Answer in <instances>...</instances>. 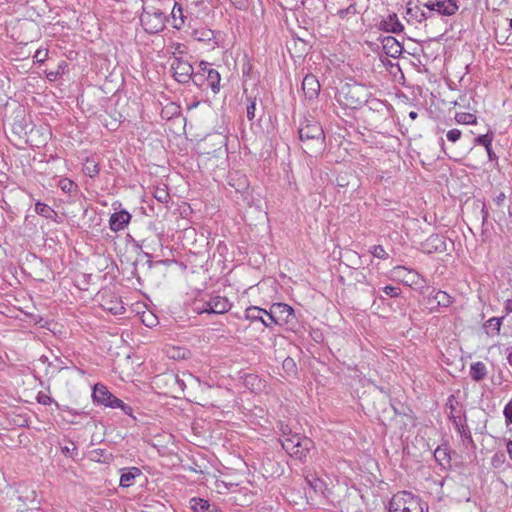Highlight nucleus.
<instances>
[{
    "label": "nucleus",
    "mask_w": 512,
    "mask_h": 512,
    "mask_svg": "<svg viewBox=\"0 0 512 512\" xmlns=\"http://www.w3.org/2000/svg\"><path fill=\"white\" fill-rule=\"evenodd\" d=\"M313 447V441L307 437H303L300 441H297V446L288 454L300 461H304Z\"/></svg>",
    "instance_id": "f3484780"
},
{
    "label": "nucleus",
    "mask_w": 512,
    "mask_h": 512,
    "mask_svg": "<svg viewBox=\"0 0 512 512\" xmlns=\"http://www.w3.org/2000/svg\"><path fill=\"white\" fill-rule=\"evenodd\" d=\"M220 82V73L210 63L201 61L193 78L194 85L201 89L209 87L214 94H217L221 89Z\"/></svg>",
    "instance_id": "7ed1b4c3"
},
{
    "label": "nucleus",
    "mask_w": 512,
    "mask_h": 512,
    "mask_svg": "<svg viewBox=\"0 0 512 512\" xmlns=\"http://www.w3.org/2000/svg\"><path fill=\"white\" fill-rule=\"evenodd\" d=\"M282 366H283V369L289 373V374H294L296 373V363L295 361L291 358V357H287L283 360V363H282Z\"/></svg>",
    "instance_id": "09e8293b"
},
{
    "label": "nucleus",
    "mask_w": 512,
    "mask_h": 512,
    "mask_svg": "<svg viewBox=\"0 0 512 512\" xmlns=\"http://www.w3.org/2000/svg\"><path fill=\"white\" fill-rule=\"evenodd\" d=\"M189 507L194 512H219L215 505H211L208 500L199 497L191 498Z\"/></svg>",
    "instance_id": "aec40b11"
},
{
    "label": "nucleus",
    "mask_w": 512,
    "mask_h": 512,
    "mask_svg": "<svg viewBox=\"0 0 512 512\" xmlns=\"http://www.w3.org/2000/svg\"><path fill=\"white\" fill-rule=\"evenodd\" d=\"M507 352V361L512 366V347L506 349Z\"/></svg>",
    "instance_id": "e2e57ef3"
},
{
    "label": "nucleus",
    "mask_w": 512,
    "mask_h": 512,
    "mask_svg": "<svg viewBox=\"0 0 512 512\" xmlns=\"http://www.w3.org/2000/svg\"><path fill=\"white\" fill-rule=\"evenodd\" d=\"M383 52L392 58H398L403 51L402 44L393 36H385L381 38Z\"/></svg>",
    "instance_id": "ddd939ff"
},
{
    "label": "nucleus",
    "mask_w": 512,
    "mask_h": 512,
    "mask_svg": "<svg viewBox=\"0 0 512 512\" xmlns=\"http://www.w3.org/2000/svg\"><path fill=\"white\" fill-rule=\"evenodd\" d=\"M421 0H417V4L412 6L408 4L406 11V19L408 23L421 24L427 19L432 18V12H429L426 8H423Z\"/></svg>",
    "instance_id": "9b49d317"
},
{
    "label": "nucleus",
    "mask_w": 512,
    "mask_h": 512,
    "mask_svg": "<svg viewBox=\"0 0 512 512\" xmlns=\"http://www.w3.org/2000/svg\"><path fill=\"white\" fill-rule=\"evenodd\" d=\"M481 213H482V219H483V222H484V221L487 220V217H488V211L486 209L485 204L482 205Z\"/></svg>",
    "instance_id": "69168bd1"
},
{
    "label": "nucleus",
    "mask_w": 512,
    "mask_h": 512,
    "mask_svg": "<svg viewBox=\"0 0 512 512\" xmlns=\"http://www.w3.org/2000/svg\"><path fill=\"white\" fill-rule=\"evenodd\" d=\"M262 315H266V310L257 306H250L245 310V318L250 321H260Z\"/></svg>",
    "instance_id": "f704fd0d"
},
{
    "label": "nucleus",
    "mask_w": 512,
    "mask_h": 512,
    "mask_svg": "<svg viewBox=\"0 0 512 512\" xmlns=\"http://www.w3.org/2000/svg\"><path fill=\"white\" fill-rule=\"evenodd\" d=\"M487 367L485 363L481 361L473 362L470 365L469 375L475 382H480L487 376Z\"/></svg>",
    "instance_id": "b1692460"
},
{
    "label": "nucleus",
    "mask_w": 512,
    "mask_h": 512,
    "mask_svg": "<svg viewBox=\"0 0 512 512\" xmlns=\"http://www.w3.org/2000/svg\"><path fill=\"white\" fill-rule=\"evenodd\" d=\"M454 427H455L456 431L460 434L462 441L464 443H468L473 448H475V443L472 438L471 432L467 426V421L463 422V423H460V420L456 421V426H454Z\"/></svg>",
    "instance_id": "bb28decb"
},
{
    "label": "nucleus",
    "mask_w": 512,
    "mask_h": 512,
    "mask_svg": "<svg viewBox=\"0 0 512 512\" xmlns=\"http://www.w3.org/2000/svg\"><path fill=\"white\" fill-rule=\"evenodd\" d=\"M424 247L428 253H443L447 251L446 238L440 234H432L426 239Z\"/></svg>",
    "instance_id": "4468645a"
},
{
    "label": "nucleus",
    "mask_w": 512,
    "mask_h": 512,
    "mask_svg": "<svg viewBox=\"0 0 512 512\" xmlns=\"http://www.w3.org/2000/svg\"><path fill=\"white\" fill-rule=\"evenodd\" d=\"M307 485L317 494H322L325 489V483L315 473H308L305 476Z\"/></svg>",
    "instance_id": "a878e982"
},
{
    "label": "nucleus",
    "mask_w": 512,
    "mask_h": 512,
    "mask_svg": "<svg viewBox=\"0 0 512 512\" xmlns=\"http://www.w3.org/2000/svg\"><path fill=\"white\" fill-rule=\"evenodd\" d=\"M61 452L66 457H71V458H74L75 456L78 455V449L73 441H70V446L61 447Z\"/></svg>",
    "instance_id": "49530a36"
},
{
    "label": "nucleus",
    "mask_w": 512,
    "mask_h": 512,
    "mask_svg": "<svg viewBox=\"0 0 512 512\" xmlns=\"http://www.w3.org/2000/svg\"><path fill=\"white\" fill-rule=\"evenodd\" d=\"M50 136H51V133L49 132L48 129H46L45 132L41 133L42 139L38 142V144L36 146L44 145L46 143V141L50 138Z\"/></svg>",
    "instance_id": "13d9d810"
},
{
    "label": "nucleus",
    "mask_w": 512,
    "mask_h": 512,
    "mask_svg": "<svg viewBox=\"0 0 512 512\" xmlns=\"http://www.w3.org/2000/svg\"><path fill=\"white\" fill-rule=\"evenodd\" d=\"M335 97L341 106L358 109L368 102L371 93L365 85L350 81L340 85Z\"/></svg>",
    "instance_id": "f257e3e1"
},
{
    "label": "nucleus",
    "mask_w": 512,
    "mask_h": 512,
    "mask_svg": "<svg viewBox=\"0 0 512 512\" xmlns=\"http://www.w3.org/2000/svg\"><path fill=\"white\" fill-rule=\"evenodd\" d=\"M35 288L42 292L43 296L46 298L53 292L51 283L44 278H34V289Z\"/></svg>",
    "instance_id": "72a5a7b5"
},
{
    "label": "nucleus",
    "mask_w": 512,
    "mask_h": 512,
    "mask_svg": "<svg viewBox=\"0 0 512 512\" xmlns=\"http://www.w3.org/2000/svg\"><path fill=\"white\" fill-rule=\"evenodd\" d=\"M379 29L387 33L398 34L404 30V26L398 16L393 13L380 21Z\"/></svg>",
    "instance_id": "2eb2a0df"
},
{
    "label": "nucleus",
    "mask_w": 512,
    "mask_h": 512,
    "mask_svg": "<svg viewBox=\"0 0 512 512\" xmlns=\"http://www.w3.org/2000/svg\"><path fill=\"white\" fill-rule=\"evenodd\" d=\"M58 187L64 192L68 194L76 193L78 191V186L72 180L68 178H62L58 181Z\"/></svg>",
    "instance_id": "c9c22d12"
},
{
    "label": "nucleus",
    "mask_w": 512,
    "mask_h": 512,
    "mask_svg": "<svg viewBox=\"0 0 512 512\" xmlns=\"http://www.w3.org/2000/svg\"><path fill=\"white\" fill-rule=\"evenodd\" d=\"M278 428H279L280 436H281L280 439H284L285 437H289V436L294 434L292 432V429L290 428V426L288 424L283 423V422L279 423Z\"/></svg>",
    "instance_id": "864d4df0"
},
{
    "label": "nucleus",
    "mask_w": 512,
    "mask_h": 512,
    "mask_svg": "<svg viewBox=\"0 0 512 512\" xmlns=\"http://www.w3.org/2000/svg\"><path fill=\"white\" fill-rule=\"evenodd\" d=\"M46 60H48V50L38 48L34 52V65L37 64V66H39L40 64H44Z\"/></svg>",
    "instance_id": "37998d69"
},
{
    "label": "nucleus",
    "mask_w": 512,
    "mask_h": 512,
    "mask_svg": "<svg viewBox=\"0 0 512 512\" xmlns=\"http://www.w3.org/2000/svg\"><path fill=\"white\" fill-rule=\"evenodd\" d=\"M418 117V113L416 111H410L409 112V118L411 120H415Z\"/></svg>",
    "instance_id": "774afa93"
},
{
    "label": "nucleus",
    "mask_w": 512,
    "mask_h": 512,
    "mask_svg": "<svg viewBox=\"0 0 512 512\" xmlns=\"http://www.w3.org/2000/svg\"><path fill=\"white\" fill-rule=\"evenodd\" d=\"M180 49L181 45H178L176 51L173 53L174 58L171 63V70L173 71V77L177 82L181 84H188L191 81L193 82L196 71H194L192 65L187 60H184L181 56H176V53H182Z\"/></svg>",
    "instance_id": "423d86ee"
},
{
    "label": "nucleus",
    "mask_w": 512,
    "mask_h": 512,
    "mask_svg": "<svg viewBox=\"0 0 512 512\" xmlns=\"http://www.w3.org/2000/svg\"><path fill=\"white\" fill-rule=\"evenodd\" d=\"M504 311L505 314L508 315L512 313V299H507L504 303Z\"/></svg>",
    "instance_id": "052dcab7"
},
{
    "label": "nucleus",
    "mask_w": 512,
    "mask_h": 512,
    "mask_svg": "<svg viewBox=\"0 0 512 512\" xmlns=\"http://www.w3.org/2000/svg\"><path fill=\"white\" fill-rule=\"evenodd\" d=\"M486 151H487V154H488V157L490 160H494L497 158L496 154L492 150V145L489 146V150H486Z\"/></svg>",
    "instance_id": "0e129e2a"
},
{
    "label": "nucleus",
    "mask_w": 512,
    "mask_h": 512,
    "mask_svg": "<svg viewBox=\"0 0 512 512\" xmlns=\"http://www.w3.org/2000/svg\"><path fill=\"white\" fill-rule=\"evenodd\" d=\"M504 316L502 317H492L489 320H487L484 324L485 328H491V332L487 331L488 335H499L501 325L503 323Z\"/></svg>",
    "instance_id": "7c9ffc66"
},
{
    "label": "nucleus",
    "mask_w": 512,
    "mask_h": 512,
    "mask_svg": "<svg viewBox=\"0 0 512 512\" xmlns=\"http://www.w3.org/2000/svg\"><path fill=\"white\" fill-rule=\"evenodd\" d=\"M106 309L108 311H110L111 313L117 315V314H121L124 310V307L122 306V303L121 302H116L114 305L112 306H107Z\"/></svg>",
    "instance_id": "6e6d98bb"
},
{
    "label": "nucleus",
    "mask_w": 512,
    "mask_h": 512,
    "mask_svg": "<svg viewBox=\"0 0 512 512\" xmlns=\"http://www.w3.org/2000/svg\"><path fill=\"white\" fill-rule=\"evenodd\" d=\"M426 303L431 312L437 311L439 308H447L453 303V297L442 290H435L428 294Z\"/></svg>",
    "instance_id": "9d476101"
},
{
    "label": "nucleus",
    "mask_w": 512,
    "mask_h": 512,
    "mask_svg": "<svg viewBox=\"0 0 512 512\" xmlns=\"http://www.w3.org/2000/svg\"><path fill=\"white\" fill-rule=\"evenodd\" d=\"M110 408H122V406L125 404L121 399L117 398L116 396H113L111 402H109Z\"/></svg>",
    "instance_id": "4d7b16f0"
},
{
    "label": "nucleus",
    "mask_w": 512,
    "mask_h": 512,
    "mask_svg": "<svg viewBox=\"0 0 512 512\" xmlns=\"http://www.w3.org/2000/svg\"><path fill=\"white\" fill-rule=\"evenodd\" d=\"M455 397L453 395L449 396L447 401V408H449V419L452 421L453 425L456 426V421L460 420V423L466 422V415L462 413L461 410H457L454 406Z\"/></svg>",
    "instance_id": "393cba45"
},
{
    "label": "nucleus",
    "mask_w": 512,
    "mask_h": 512,
    "mask_svg": "<svg viewBox=\"0 0 512 512\" xmlns=\"http://www.w3.org/2000/svg\"><path fill=\"white\" fill-rule=\"evenodd\" d=\"M211 306H212V297H210V299L208 301L196 304L195 310L199 314H202V313H209V314H211V312H210V307Z\"/></svg>",
    "instance_id": "8fccbe9b"
},
{
    "label": "nucleus",
    "mask_w": 512,
    "mask_h": 512,
    "mask_svg": "<svg viewBox=\"0 0 512 512\" xmlns=\"http://www.w3.org/2000/svg\"><path fill=\"white\" fill-rule=\"evenodd\" d=\"M435 460L442 466H450V454L447 447H438L434 451Z\"/></svg>",
    "instance_id": "c756f323"
},
{
    "label": "nucleus",
    "mask_w": 512,
    "mask_h": 512,
    "mask_svg": "<svg viewBox=\"0 0 512 512\" xmlns=\"http://www.w3.org/2000/svg\"><path fill=\"white\" fill-rule=\"evenodd\" d=\"M120 486L128 488L132 486L137 477L142 476V471L138 467H127L120 470Z\"/></svg>",
    "instance_id": "a211bd4d"
},
{
    "label": "nucleus",
    "mask_w": 512,
    "mask_h": 512,
    "mask_svg": "<svg viewBox=\"0 0 512 512\" xmlns=\"http://www.w3.org/2000/svg\"><path fill=\"white\" fill-rule=\"evenodd\" d=\"M82 171L85 175L94 178L100 172L99 164L93 157H88L83 163Z\"/></svg>",
    "instance_id": "cd10ccee"
},
{
    "label": "nucleus",
    "mask_w": 512,
    "mask_h": 512,
    "mask_svg": "<svg viewBox=\"0 0 512 512\" xmlns=\"http://www.w3.org/2000/svg\"><path fill=\"white\" fill-rule=\"evenodd\" d=\"M493 140V133L489 132L483 135H479L474 138L473 142L476 145H482L486 150H489V146H491Z\"/></svg>",
    "instance_id": "4c0bfd02"
},
{
    "label": "nucleus",
    "mask_w": 512,
    "mask_h": 512,
    "mask_svg": "<svg viewBox=\"0 0 512 512\" xmlns=\"http://www.w3.org/2000/svg\"><path fill=\"white\" fill-rule=\"evenodd\" d=\"M256 112V100L249 99V103L246 108V115L249 121H253L255 119Z\"/></svg>",
    "instance_id": "3c124183"
},
{
    "label": "nucleus",
    "mask_w": 512,
    "mask_h": 512,
    "mask_svg": "<svg viewBox=\"0 0 512 512\" xmlns=\"http://www.w3.org/2000/svg\"><path fill=\"white\" fill-rule=\"evenodd\" d=\"M130 219L131 215L126 210L115 212L110 216L109 227L112 231L118 232L128 225Z\"/></svg>",
    "instance_id": "dca6fc26"
},
{
    "label": "nucleus",
    "mask_w": 512,
    "mask_h": 512,
    "mask_svg": "<svg viewBox=\"0 0 512 512\" xmlns=\"http://www.w3.org/2000/svg\"><path fill=\"white\" fill-rule=\"evenodd\" d=\"M303 438L298 433H294L293 435L289 437H285L284 439H280L282 448L289 453L291 450H293L297 446V441H300Z\"/></svg>",
    "instance_id": "473e14b6"
},
{
    "label": "nucleus",
    "mask_w": 512,
    "mask_h": 512,
    "mask_svg": "<svg viewBox=\"0 0 512 512\" xmlns=\"http://www.w3.org/2000/svg\"><path fill=\"white\" fill-rule=\"evenodd\" d=\"M92 396L94 401L97 402L98 404H102L106 407H109V402H111L114 395L110 391H108L106 386L97 383L94 386Z\"/></svg>",
    "instance_id": "6ab92c4d"
},
{
    "label": "nucleus",
    "mask_w": 512,
    "mask_h": 512,
    "mask_svg": "<svg viewBox=\"0 0 512 512\" xmlns=\"http://www.w3.org/2000/svg\"><path fill=\"white\" fill-rule=\"evenodd\" d=\"M428 504L408 491H399L389 502V512H428Z\"/></svg>",
    "instance_id": "f03ea898"
},
{
    "label": "nucleus",
    "mask_w": 512,
    "mask_h": 512,
    "mask_svg": "<svg viewBox=\"0 0 512 512\" xmlns=\"http://www.w3.org/2000/svg\"><path fill=\"white\" fill-rule=\"evenodd\" d=\"M394 278L402 281L405 285L420 290L424 294V289H428L424 277L413 269L406 268L405 266H396L392 269Z\"/></svg>",
    "instance_id": "0eeeda50"
},
{
    "label": "nucleus",
    "mask_w": 512,
    "mask_h": 512,
    "mask_svg": "<svg viewBox=\"0 0 512 512\" xmlns=\"http://www.w3.org/2000/svg\"><path fill=\"white\" fill-rule=\"evenodd\" d=\"M230 1L238 9H244L247 5V0H230Z\"/></svg>",
    "instance_id": "bf43d9fd"
},
{
    "label": "nucleus",
    "mask_w": 512,
    "mask_h": 512,
    "mask_svg": "<svg viewBox=\"0 0 512 512\" xmlns=\"http://www.w3.org/2000/svg\"><path fill=\"white\" fill-rule=\"evenodd\" d=\"M358 13L356 9V3H351L347 8L340 9L337 15L341 19H348L351 16H355Z\"/></svg>",
    "instance_id": "a19ab883"
},
{
    "label": "nucleus",
    "mask_w": 512,
    "mask_h": 512,
    "mask_svg": "<svg viewBox=\"0 0 512 512\" xmlns=\"http://www.w3.org/2000/svg\"><path fill=\"white\" fill-rule=\"evenodd\" d=\"M50 64H40L37 67H34V74H37L38 76L45 75L46 78L49 81H55L57 80V77L59 75L58 71H50L48 69Z\"/></svg>",
    "instance_id": "2f4dec72"
},
{
    "label": "nucleus",
    "mask_w": 512,
    "mask_h": 512,
    "mask_svg": "<svg viewBox=\"0 0 512 512\" xmlns=\"http://www.w3.org/2000/svg\"><path fill=\"white\" fill-rule=\"evenodd\" d=\"M507 452L510 456V458L512 459V440H510L508 443H507Z\"/></svg>",
    "instance_id": "338daca9"
},
{
    "label": "nucleus",
    "mask_w": 512,
    "mask_h": 512,
    "mask_svg": "<svg viewBox=\"0 0 512 512\" xmlns=\"http://www.w3.org/2000/svg\"><path fill=\"white\" fill-rule=\"evenodd\" d=\"M171 17L173 28L181 29L184 25V14L182 7L177 2H174Z\"/></svg>",
    "instance_id": "c85d7f7f"
},
{
    "label": "nucleus",
    "mask_w": 512,
    "mask_h": 512,
    "mask_svg": "<svg viewBox=\"0 0 512 512\" xmlns=\"http://www.w3.org/2000/svg\"><path fill=\"white\" fill-rule=\"evenodd\" d=\"M56 323L53 321H50L48 319H44L40 317L39 319H36V316L34 315V326H37L38 329H46L51 332H54V328L56 327Z\"/></svg>",
    "instance_id": "58836bf2"
},
{
    "label": "nucleus",
    "mask_w": 512,
    "mask_h": 512,
    "mask_svg": "<svg viewBox=\"0 0 512 512\" xmlns=\"http://www.w3.org/2000/svg\"><path fill=\"white\" fill-rule=\"evenodd\" d=\"M298 133L302 142L315 141L321 145L325 139L320 123L314 118H305L300 123Z\"/></svg>",
    "instance_id": "6e6552de"
},
{
    "label": "nucleus",
    "mask_w": 512,
    "mask_h": 512,
    "mask_svg": "<svg viewBox=\"0 0 512 512\" xmlns=\"http://www.w3.org/2000/svg\"><path fill=\"white\" fill-rule=\"evenodd\" d=\"M121 410L126 414V415H129V416H132V413H133V408L127 404H124L121 408Z\"/></svg>",
    "instance_id": "680f3d73"
},
{
    "label": "nucleus",
    "mask_w": 512,
    "mask_h": 512,
    "mask_svg": "<svg viewBox=\"0 0 512 512\" xmlns=\"http://www.w3.org/2000/svg\"><path fill=\"white\" fill-rule=\"evenodd\" d=\"M154 197L160 203H167L170 199V195L165 188H157Z\"/></svg>",
    "instance_id": "a18cd8bd"
},
{
    "label": "nucleus",
    "mask_w": 512,
    "mask_h": 512,
    "mask_svg": "<svg viewBox=\"0 0 512 512\" xmlns=\"http://www.w3.org/2000/svg\"><path fill=\"white\" fill-rule=\"evenodd\" d=\"M231 307L232 304L228 298L217 295L212 297V306L210 307V312L212 314H224L228 312Z\"/></svg>",
    "instance_id": "412c9836"
},
{
    "label": "nucleus",
    "mask_w": 512,
    "mask_h": 512,
    "mask_svg": "<svg viewBox=\"0 0 512 512\" xmlns=\"http://www.w3.org/2000/svg\"><path fill=\"white\" fill-rule=\"evenodd\" d=\"M266 316L269 317V322H264V326L267 328H272L273 325H289L296 318L294 309L290 305L280 302L273 303L269 311L266 310Z\"/></svg>",
    "instance_id": "39448f33"
},
{
    "label": "nucleus",
    "mask_w": 512,
    "mask_h": 512,
    "mask_svg": "<svg viewBox=\"0 0 512 512\" xmlns=\"http://www.w3.org/2000/svg\"><path fill=\"white\" fill-rule=\"evenodd\" d=\"M429 12H432V17L435 13L443 16L454 15L459 6L456 0H428L422 4Z\"/></svg>",
    "instance_id": "1a4fd4ad"
},
{
    "label": "nucleus",
    "mask_w": 512,
    "mask_h": 512,
    "mask_svg": "<svg viewBox=\"0 0 512 512\" xmlns=\"http://www.w3.org/2000/svg\"><path fill=\"white\" fill-rule=\"evenodd\" d=\"M383 292L391 297V298H396L398 296H400L401 294V289L399 287H396V286H392V285H387L383 288Z\"/></svg>",
    "instance_id": "603ef678"
},
{
    "label": "nucleus",
    "mask_w": 512,
    "mask_h": 512,
    "mask_svg": "<svg viewBox=\"0 0 512 512\" xmlns=\"http://www.w3.org/2000/svg\"><path fill=\"white\" fill-rule=\"evenodd\" d=\"M320 87L319 80L313 74H307L302 81V90L308 100L317 98Z\"/></svg>",
    "instance_id": "f8f14e48"
},
{
    "label": "nucleus",
    "mask_w": 512,
    "mask_h": 512,
    "mask_svg": "<svg viewBox=\"0 0 512 512\" xmlns=\"http://www.w3.org/2000/svg\"><path fill=\"white\" fill-rule=\"evenodd\" d=\"M24 130L23 126L21 125V123H15L13 125V129H12V133L14 135V137L16 138L15 139V145L16 146H19V147H22V144L25 143V144H28V138H23L21 136V132Z\"/></svg>",
    "instance_id": "e433bc0d"
},
{
    "label": "nucleus",
    "mask_w": 512,
    "mask_h": 512,
    "mask_svg": "<svg viewBox=\"0 0 512 512\" xmlns=\"http://www.w3.org/2000/svg\"><path fill=\"white\" fill-rule=\"evenodd\" d=\"M244 384L254 393L261 392L266 387V382L256 374H247L244 378Z\"/></svg>",
    "instance_id": "4be33fe9"
},
{
    "label": "nucleus",
    "mask_w": 512,
    "mask_h": 512,
    "mask_svg": "<svg viewBox=\"0 0 512 512\" xmlns=\"http://www.w3.org/2000/svg\"><path fill=\"white\" fill-rule=\"evenodd\" d=\"M456 121L460 124H474L476 123V116L471 113H458L455 117Z\"/></svg>",
    "instance_id": "79ce46f5"
},
{
    "label": "nucleus",
    "mask_w": 512,
    "mask_h": 512,
    "mask_svg": "<svg viewBox=\"0 0 512 512\" xmlns=\"http://www.w3.org/2000/svg\"><path fill=\"white\" fill-rule=\"evenodd\" d=\"M37 402L39 404H42V405H50L52 403H55L56 407L58 408L59 407V404L57 402L54 401V399L52 397H50L48 394L44 393V392H39L37 394Z\"/></svg>",
    "instance_id": "de8ad7c7"
},
{
    "label": "nucleus",
    "mask_w": 512,
    "mask_h": 512,
    "mask_svg": "<svg viewBox=\"0 0 512 512\" xmlns=\"http://www.w3.org/2000/svg\"><path fill=\"white\" fill-rule=\"evenodd\" d=\"M369 252L378 259L385 260L388 258V253L382 245H374L370 247Z\"/></svg>",
    "instance_id": "c03bdc74"
},
{
    "label": "nucleus",
    "mask_w": 512,
    "mask_h": 512,
    "mask_svg": "<svg viewBox=\"0 0 512 512\" xmlns=\"http://www.w3.org/2000/svg\"><path fill=\"white\" fill-rule=\"evenodd\" d=\"M366 104L368 105V108L372 111L383 112L384 110L387 109V105L385 104V102L376 98H369Z\"/></svg>",
    "instance_id": "ea45409f"
},
{
    "label": "nucleus",
    "mask_w": 512,
    "mask_h": 512,
    "mask_svg": "<svg viewBox=\"0 0 512 512\" xmlns=\"http://www.w3.org/2000/svg\"><path fill=\"white\" fill-rule=\"evenodd\" d=\"M139 19L145 32L149 34H156L165 29L167 18L165 13L158 8L143 7Z\"/></svg>",
    "instance_id": "20e7f679"
},
{
    "label": "nucleus",
    "mask_w": 512,
    "mask_h": 512,
    "mask_svg": "<svg viewBox=\"0 0 512 512\" xmlns=\"http://www.w3.org/2000/svg\"><path fill=\"white\" fill-rule=\"evenodd\" d=\"M34 211L46 218V219H49V220H52L54 222H58L57 218H58V214L57 212L51 207L49 206L48 204L46 203H42L40 201H37L35 204H34Z\"/></svg>",
    "instance_id": "5701e85b"
},
{
    "label": "nucleus",
    "mask_w": 512,
    "mask_h": 512,
    "mask_svg": "<svg viewBox=\"0 0 512 512\" xmlns=\"http://www.w3.org/2000/svg\"><path fill=\"white\" fill-rule=\"evenodd\" d=\"M461 131L459 129H451L447 132L446 137L448 141L455 143L461 138Z\"/></svg>",
    "instance_id": "5fc2aeb1"
}]
</instances>
